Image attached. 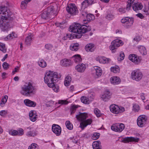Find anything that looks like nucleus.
<instances>
[{"instance_id": "1", "label": "nucleus", "mask_w": 149, "mask_h": 149, "mask_svg": "<svg viewBox=\"0 0 149 149\" xmlns=\"http://www.w3.org/2000/svg\"><path fill=\"white\" fill-rule=\"evenodd\" d=\"M70 31L76 33L74 34L73 36L77 38L81 37L82 33H86L90 31L91 30L90 26H87L85 25H81L79 24H75L69 27Z\"/></svg>"}, {"instance_id": "2", "label": "nucleus", "mask_w": 149, "mask_h": 149, "mask_svg": "<svg viewBox=\"0 0 149 149\" xmlns=\"http://www.w3.org/2000/svg\"><path fill=\"white\" fill-rule=\"evenodd\" d=\"M61 77V75L58 74L56 72L49 71L46 72L45 77H44V80L45 83H47L48 87H50L54 81H56L54 78H60Z\"/></svg>"}, {"instance_id": "3", "label": "nucleus", "mask_w": 149, "mask_h": 149, "mask_svg": "<svg viewBox=\"0 0 149 149\" xmlns=\"http://www.w3.org/2000/svg\"><path fill=\"white\" fill-rule=\"evenodd\" d=\"M21 89L20 93L24 96H29L31 94H34L35 93V88L30 82L25 83L22 86Z\"/></svg>"}, {"instance_id": "4", "label": "nucleus", "mask_w": 149, "mask_h": 149, "mask_svg": "<svg viewBox=\"0 0 149 149\" xmlns=\"http://www.w3.org/2000/svg\"><path fill=\"white\" fill-rule=\"evenodd\" d=\"M13 20L3 17L0 18V28L1 31L7 33L10 30V23Z\"/></svg>"}, {"instance_id": "5", "label": "nucleus", "mask_w": 149, "mask_h": 149, "mask_svg": "<svg viewBox=\"0 0 149 149\" xmlns=\"http://www.w3.org/2000/svg\"><path fill=\"white\" fill-rule=\"evenodd\" d=\"M2 14L1 17L3 18H8L13 19V15L11 14L9 10H8L7 8L5 6H0V15Z\"/></svg>"}, {"instance_id": "6", "label": "nucleus", "mask_w": 149, "mask_h": 149, "mask_svg": "<svg viewBox=\"0 0 149 149\" xmlns=\"http://www.w3.org/2000/svg\"><path fill=\"white\" fill-rule=\"evenodd\" d=\"M110 111L113 113L116 114L123 113L125 111V108L122 107H119L118 105L113 104L110 106Z\"/></svg>"}, {"instance_id": "7", "label": "nucleus", "mask_w": 149, "mask_h": 149, "mask_svg": "<svg viewBox=\"0 0 149 149\" xmlns=\"http://www.w3.org/2000/svg\"><path fill=\"white\" fill-rule=\"evenodd\" d=\"M121 22L123 24L124 26L127 28H128L132 25L134 22V19L133 18L126 17L123 18Z\"/></svg>"}, {"instance_id": "8", "label": "nucleus", "mask_w": 149, "mask_h": 149, "mask_svg": "<svg viewBox=\"0 0 149 149\" xmlns=\"http://www.w3.org/2000/svg\"><path fill=\"white\" fill-rule=\"evenodd\" d=\"M143 76L142 73L138 70H134L131 73V78L136 81H140Z\"/></svg>"}, {"instance_id": "9", "label": "nucleus", "mask_w": 149, "mask_h": 149, "mask_svg": "<svg viewBox=\"0 0 149 149\" xmlns=\"http://www.w3.org/2000/svg\"><path fill=\"white\" fill-rule=\"evenodd\" d=\"M66 9L69 13L72 15H75L78 13L77 8L75 4L73 3L69 4L67 7Z\"/></svg>"}, {"instance_id": "10", "label": "nucleus", "mask_w": 149, "mask_h": 149, "mask_svg": "<svg viewBox=\"0 0 149 149\" xmlns=\"http://www.w3.org/2000/svg\"><path fill=\"white\" fill-rule=\"evenodd\" d=\"M111 46L109 48L112 52H114V50L116 48V47H118L122 46L123 44L122 41L120 40L116 39L112 41L111 43Z\"/></svg>"}, {"instance_id": "11", "label": "nucleus", "mask_w": 149, "mask_h": 149, "mask_svg": "<svg viewBox=\"0 0 149 149\" xmlns=\"http://www.w3.org/2000/svg\"><path fill=\"white\" fill-rule=\"evenodd\" d=\"M112 130L118 132H121L125 128V126L123 123H117L113 125L111 127Z\"/></svg>"}, {"instance_id": "12", "label": "nucleus", "mask_w": 149, "mask_h": 149, "mask_svg": "<svg viewBox=\"0 0 149 149\" xmlns=\"http://www.w3.org/2000/svg\"><path fill=\"white\" fill-rule=\"evenodd\" d=\"M146 120L145 116L143 115L139 116L137 120L138 125L140 127H142L146 123Z\"/></svg>"}, {"instance_id": "13", "label": "nucleus", "mask_w": 149, "mask_h": 149, "mask_svg": "<svg viewBox=\"0 0 149 149\" xmlns=\"http://www.w3.org/2000/svg\"><path fill=\"white\" fill-rule=\"evenodd\" d=\"M52 130L57 136H59L61 133V127L57 125L54 124L52 126Z\"/></svg>"}, {"instance_id": "14", "label": "nucleus", "mask_w": 149, "mask_h": 149, "mask_svg": "<svg viewBox=\"0 0 149 149\" xmlns=\"http://www.w3.org/2000/svg\"><path fill=\"white\" fill-rule=\"evenodd\" d=\"M77 119L79 121L83 122L88 117V114L86 113H79L78 115L76 116Z\"/></svg>"}, {"instance_id": "15", "label": "nucleus", "mask_w": 149, "mask_h": 149, "mask_svg": "<svg viewBox=\"0 0 149 149\" xmlns=\"http://www.w3.org/2000/svg\"><path fill=\"white\" fill-rule=\"evenodd\" d=\"M139 140V139L137 137H127L123 138L121 141V142L124 143H127L130 142H138Z\"/></svg>"}, {"instance_id": "16", "label": "nucleus", "mask_w": 149, "mask_h": 149, "mask_svg": "<svg viewBox=\"0 0 149 149\" xmlns=\"http://www.w3.org/2000/svg\"><path fill=\"white\" fill-rule=\"evenodd\" d=\"M92 121V120L91 119L85 120L84 121L80 123V127L81 128L82 130H83L87 125H91Z\"/></svg>"}, {"instance_id": "17", "label": "nucleus", "mask_w": 149, "mask_h": 149, "mask_svg": "<svg viewBox=\"0 0 149 149\" xmlns=\"http://www.w3.org/2000/svg\"><path fill=\"white\" fill-rule=\"evenodd\" d=\"M129 59L135 64H138L141 62V60L134 54H131L129 56Z\"/></svg>"}, {"instance_id": "18", "label": "nucleus", "mask_w": 149, "mask_h": 149, "mask_svg": "<svg viewBox=\"0 0 149 149\" xmlns=\"http://www.w3.org/2000/svg\"><path fill=\"white\" fill-rule=\"evenodd\" d=\"M111 94L108 90L106 91L104 94L102 95L101 98L105 102L108 101L111 98Z\"/></svg>"}, {"instance_id": "19", "label": "nucleus", "mask_w": 149, "mask_h": 149, "mask_svg": "<svg viewBox=\"0 0 149 149\" xmlns=\"http://www.w3.org/2000/svg\"><path fill=\"white\" fill-rule=\"evenodd\" d=\"M86 69V66L83 63L79 64L75 67V69L78 72L81 73L83 72Z\"/></svg>"}, {"instance_id": "20", "label": "nucleus", "mask_w": 149, "mask_h": 149, "mask_svg": "<svg viewBox=\"0 0 149 149\" xmlns=\"http://www.w3.org/2000/svg\"><path fill=\"white\" fill-rule=\"evenodd\" d=\"M60 62L61 65L63 66L68 67L72 64L70 60L66 58L61 60Z\"/></svg>"}, {"instance_id": "21", "label": "nucleus", "mask_w": 149, "mask_h": 149, "mask_svg": "<svg viewBox=\"0 0 149 149\" xmlns=\"http://www.w3.org/2000/svg\"><path fill=\"white\" fill-rule=\"evenodd\" d=\"M110 81L112 84L114 85L118 84L121 82L120 78L116 76H114L111 77L110 78Z\"/></svg>"}, {"instance_id": "22", "label": "nucleus", "mask_w": 149, "mask_h": 149, "mask_svg": "<svg viewBox=\"0 0 149 149\" xmlns=\"http://www.w3.org/2000/svg\"><path fill=\"white\" fill-rule=\"evenodd\" d=\"M93 100V98H91L90 97L87 98L84 96H82L81 97V102L84 104H88L90 103Z\"/></svg>"}, {"instance_id": "23", "label": "nucleus", "mask_w": 149, "mask_h": 149, "mask_svg": "<svg viewBox=\"0 0 149 149\" xmlns=\"http://www.w3.org/2000/svg\"><path fill=\"white\" fill-rule=\"evenodd\" d=\"M29 118L31 120L32 122L35 121L37 118V115L36 114V112L33 110L31 111L29 114Z\"/></svg>"}, {"instance_id": "24", "label": "nucleus", "mask_w": 149, "mask_h": 149, "mask_svg": "<svg viewBox=\"0 0 149 149\" xmlns=\"http://www.w3.org/2000/svg\"><path fill=\"white\" fill-rule=\"evenodd\" d=\"M33 35L31 33L28 34L25 39V43L27 45H30L33 39Z\"/></svg>"}, {"instance_id": "25", "label": "nucleus", "mask_w": 149, "mask_h": 149, "mask_svg": "<svg viewBox=\"0 0 149 149\" xmlns=\"http://www.w3.org/2000/svg\"><path fill=\"white\" fill-rule=\"evenodd\" d=\"M95 49L94 45L92 43H90L86 45L85 49L87 52H92L94 51Z\"/></svg>"}, {"instance_id": "26", "label": "nucleus", "mask_w": 149, "mask_h": 149, "mask_svg": "<svg viewBox=\"0 0 149 149\" xmlns=\"http://www.w3.org/2000/svg\"><path fill=\"white\" fill-rule=\"evenodd\" d=\"M143 7L142 5L140 3H134L132 5V8L136 12L137 11L141 10Z\"/></svg>"}, {"instance_id": "27", "label": "nucleus", "mask_w": 149, "mask_h": 149, "mask_svg": "<svg viewBox=\"0 0 149 149\" xmlns=\"http://www.w3.org/2000/svg\"><path fill=\"white\" fill-rule=\"evenodd\" d=\"M24 103L26 105L30 107H35L36 105L35 102L29 99L25 100Z\"/></svg>"}, {"instance_id": "28", "label": "nucleus", "mask_w": 149, "mask_h": 149, "mask_svg": "<svg viewBox=\"0 0 149 149\" xmlns=\"http://www.w3.org/2000/svg\"><path fill=\"white\" fill-rule=\"evenodd\" d=\"M97 61H98L100 63L105 64L108 63L109 59L104 57H100L97 58Z\"/></svg>"}, {"instance_id": "29", "label": "nucleus", "mask_w": 149, "mask_h": 149, "mask_svg": "<svg viewBox=\"0 0 149 149\" xmlns=\"http://www.w3.org/2000/svg\"><path fill=\"white\" fill-rule=\"evenodd\" d=\"M139 52L140 54L143 55L147 54V51L146 48L142 46H140L138 47Z\"/></svg>"}, {"instance_id": "30", "label": "nucleus", "mask_w": 149, "mask_h": 149, "mask_svg": "<svg viewBox=\"0 0 149 149\" xmlns=\"http://www.w3.org/2000/svg\"><path fill=\"white\" fill-rule=\"evenodd\" d=\"M72 58H74V62L76 63L80 62L82 61L81 56L79 54L75 55L73 56Z\"/></svg>"}, {"instance_id": "31", "label": "nucleus", "mask_w": 149, "mask_h": 149, "mask_svg": "<svg viewBox=\"0 0 149 149\" xmlns=\"http://www.w3.org/2000/svg\"><path fill=\"white\" fill-rule=\"evenodd\" d=\"M100 141H94L92 144L93 148V149H101L100 148Z\"/></svg>"}, {"instance_id": "32", "label": "nucleus", "mask_w": 149, "mask_h": 149, "mask_svg": "<svg viewBox=\"0 0 149 149\" xmlns=\"http://www.w3.org/2000/svg\"><path fill=\"white\" fill-rule=\"evenodd\" d=\"M71 81V77L67 76L66 77L64 81V84L65 86H68L69 85Z\"/></svg>"}, {"instance_id": "33", "label": "nucleus", "mask_w": 149, "mask_h": 149, "mask_svg": "<svg viewBox=\"0 0 149 149\" xmlns=\"http://www.w3.org/2000/svg\"><path fill=\"white\" fill-rule=\"evenodd\" d=\"M41 18L44 19H48L49 18H51V17L49 15V14L47 13V10H45L43 13L42 14L41 16Z\"/></svg>"}, {"instance_id": "34", "label": "nucleus", "mask_w": 149, "mask_h": 149, "mask_svg": "<svg viewBox=\"0 0 149 149\" xmlns=\"http://www.w3.org/2000/svg\"><path fill=\"white\" fill-rule=\"evenodd\" d=\"M92 4V3H90V2H88L87 0H86L84 1L82 3L81 8L82 9H84L87 8L89 5Z\"/></svg>"}, {"instance_id": "35", "label": "nucleus", "mask_w": 149, "mask_h": 149, "mask_svg": "<svg viewBox=\"0 0 149 149\" xmlns=\"http://www.w3.org/2000/svg\"><path fill=\"white\" fill-rule=\"evenodd\" d=\"M96 75L98 76H100L102 72V71L100 68L96 66L95 68Z\"/></svg>"}, {"instance_id": "36", "label": "nucleus", "mask_w": 149, "mask_h": 149, "mask_svg": "<svg viewBox=\"0 0 149 149\" xmlns=\"http://www.w3.org/2000/svg\"><path fill=\"white\" fill-rule=\"evenodd\" d=\"M79 45L77 43H76L71 45L70 47V50L72 51H76L78 49Z\"/></svg>"}, {"instance_id": "37", "label": "nucleus", "mask_w": 149, "mask_h": 149, "mask_svg": "<svg viewBox=\"0 0 149 149\" xmlns=\"http://www.w3.org/2000/svg\"><path fill=\"white\" fill-rule=\"evenodd\" d=\"M36 135V131L32 130L27 132L26 135L29 137H34Z\"/></svg>"}, {"instance_id": "38", "label": "nucleus", "mask_w": 149, "mask_h": 149, "mask_svg": "<svg viewBox=\"0 0 149 149\" xmlns=\"http://www.w3.org/2000/svg\"><path fill=\"white\" fill-rule=\"evenodd\" d=\"M54 7L53 6H52L49 7L48 8L47 10V13L49 14V15L50 16V15H53L54 14Z\"/></svg>"}, {"instance_id": "39", "label": "nucleus", "mask_w": 149, "mask_h": 149, "mask_svg": "<svg viewBox=\"0 0 149 149\" xmlns=\"http://www.w3.org/2000/svg\"><path fill=\"white\" fill-rule=\"evenodd\" d=\"M39 65L40 67L44 68L47 65V63L43 60H41L40 61L38 62Z\"/></svg>"}, {"instance_id": "40", "label": "nucleus", "mask_w": 149, "mask_h": 149, "mask_svg": "<svg viewBox=\"0 0 149 149\" xmlns=\"http://www.w3.org/2000/svg\"><path fill=\"white\" fill-rule=\"evenodd\" d=\"M0 50L4 53H6L7 51L5 44L1 42H0Z\"/></svg>"}, {"instance_id": "41", "label": "nucleus", "mask_w": 149, "mask_h": 149, "mask_svg": "<svg viewBox=\"0 0 149 149\" xmlns=\"http://www.w3.org/2000/svg\"><path fill=\"white\" fill-rule=\"evenodd\" d=\"M8 99V96L7 95H5L4 98L1 100L0 103V105L1 107L4 106V104L6 102Z\"/></svg>"}, {"instance_id": "42", "label": "nucleus", "mask_w": 149, "mask_h": 149, "mask_svg": "<svg viewBox=\"0 0 149 149\" xmlns=\"http://www.w3.org/2000/svg\"><path fill=\"white\" fill-rule=\"evenodd\" d=\"M65 125L67 128L69 130H72L73 128L72 124H71L69 120L65 122Z\"/></svg>"}, {"instance_id": "43", "label": "nucleus", "mask_w": 149, "mask_h": 149, "mask_svg": "<svg viewBox=\"0 0 149 149\" xmlns=\"http://www.w3.org/2000/svg\"><path fill=\"white\" fill-rule=\"evenodd\" d=\"M111 72H113L114 73L119 72L120 71L119 67L118 66L111 68Z\"/></svg>"}, {"instance_id": "44", "label": "nucleus", "mask_w": 149, "mask_h": 149, "mask_svg": "<svg viewBox=\"0 0 149 149\" xmlns=\"http://www.w3.org/2000/svg\"><path fill=\"white\" fill-rule=\"evenodd\" d=\"M55 82L53 83V84L49 87L52 88L53 90L55 92H57L59 91V86L57 85H55L54 84Z\"/></svg>"}, {"instance_id": "45", "label": "nucleus", "mask_w": 149, "mask_h": 149, "mask_svg": "<svg viewBox=\"0 0 149 149\" xmlns=\"http://www.w3.org/2000/svg\"><path fill=\"white\" fill-rule=\"evenodd\" d=\"M140 109L139 105L136 104H133L132 110L135 112H138Z\"/></svg>"}, {"instance_id": "46", "label": "nucleus", "mask_w": 149, "mask_h": 149, "mask_svg": "<svg viewBox=\"0 0 149 149\" xmlns=\"http://www.w3.org/2000/svg\"><path fill=\"white\" fill-rule=\"evenodd\" d=\"M9 134L12 136H15L18 135V131L14 130L13 131L10 130L9 131Z\"/></svg>"}, {"instance_id": "47", "label": "nucleus", "mask_w": 149, "mask_h": 149, "mask_svg": "<svg viewBox=\"0 0 149 149\" xmlns=\"http://www.w3.org/2000/svg\"><path fill=\"white\" fill-rule=\"evenodd\" d=\"M100 135V134L99 133L95 132L93 134L92 139L93 140H96L99 137Z\"/></svg>"}, {"instance_id": "48", "label": "nucleus", "mask_w": 149, "mask_h": 149, "mask_svg": "<svg viewBox=\"0 0 149 149\" xmlns=\"http://www.w3.org/2000/svg\"><path fill=\"white\" fill-rule=\"evenodd\" d=\"M125 55L123 52H120L119 55V57L118 58V61H121L123 60L124 58Z\"/></svg>"}, {"instance_id": "49", "label": "nucleus", "mask_w": 149, "mask_h": 149, "mask_svg": "<svg viewBox=\"0 0 149 149\" xmlns=\"http://www.w3.org/2000/svg\"><path fill=\"white\" fill-rule=\"evenodd\" d=\"M95 114L97 117H100L101 116V113L100 111L97 108H95L94 111Z\"/></svg>"}, {"instance_id": "50", "label": "nucleus", "mask_w": 149, "mask_h": 149, "mask_svg": "<svg viewBox=\"0 0 149 149\" xmlns=\"http://www.w3.org/2000/svg\"><path fill=\"white\" fill-rule=\"evenodd\" d=\"M28 149H38V146L36 144L32 143L29 146Z\"/></svg>"}, {"instance_id": "51", "label": "nucleus", "mask_w": 149, "mask_h": 149, "mask_svg": "<svg viewBox=\"0 0 149 149\" xmlns=\"http://www.w3.org/2000/svg\"><path fill=\"white\" fill-rule=\"evenodd\" d=\"M16 35L15 33H11L6 38L7 39H11L13 38H15L16 37Z\"/></svg>"}, {"instance_id": "52", "label": "nucleus", "mask_w": 149, "mask_h": 149, "mask_svg": "<svg viewBox=\"0 0 149 149\" xmlns=\"http://www.w3.org/2000/svg\"><path fill=\"white\" fill-rule=\"evenodd\" d=\"M86 18L88 20L91 21L94 19L95 16L93 15L88 14L86 15Z\"/></svg>"}, {"instance_id": "53", "label": "nucleus", "mask_w": 149, "mask_h": 149, "mask_svg": "<svg viewBox=\"0 0 149 149\" xmlns=\"http://www.w3.org/2000/svg\"><path fill=\"white\" fill-rule=\"evenodd\" d=\"M66 36H64L63 38V39L64 40H66L68 38H69V39H72L74 38L73 36H72L71 34H67Z\"/></svg>"}, {"instance_id": "54", "label": "nucleus", "mask_w": 149, "mask_h": 149, "mask_svg": "<svg viewBox=\"0 0 149 149\" xmlns=\"http://www.w3.org/2000/svg\"><path fill=\"white\" fill-rule=\"evenodd\" d=\"M77 108V107L76 105H73L71 107L70 109L71 114H73L74 113Z\"/></svg>"}, {"instance_id": "55", "label": "nucleus", "mask_w": 149, "mask_h": 149, "mask_svg": "<svg viewBox=\"0 0 149 149\" xmlns=\"http://www.w3.org/2000/svg\"><path fill=\"white\" fill-rule=\"evenodd\" d=\"M26 3L27 2H25L24 1H22L21 2V7L22 9H25L26 8L27 4H28V3Z\"/></svg>"}, {"instance_id": "56", "label": "nucleus", "mask_w": 149, "mask_h": 149, "mask_svg": "<svg viewBox=\"0 0 149 149\" xmlns=\"http://www.w3.org/2000/svg\"><path fill=\"white\" fill-rule=\"evenodd\" d=\"M17 131H18V136H22L24 134V130L22 128H20Z\"/></svg>"}, {"instance_id": "57", "label": "nucleus", "mask_w": 149, "mask_h": 149, "mask_svg": "<svg viewBox=\"0 0 149 149\" xmlns=\"http://www.w3.org/2000/svg\"><path fill=\"white\" fill-rule=\"evenodd\" d=\"M106 18L107 19L109 20H111L114 18V16L111 14H109L107 15Z\"/></svg>"}, {"instance_id": "58", "label": "nucleus", "mask_w": 149, "mask_h": 149, "mask_svg": "<svg viewBox=\"0 0 149 149\" xmlns=\"http://www.w3.org/2000/svg\"><path fill=\"white\" fill-rule=\"evenodd\" d=\"M45 48L48 50L51 49L53 47V46L50 44H46L45 46Z\"/></svg>"}, {"instance_id": "59", "label": "nucleus", "mask_w": 149, "mask_h": 149, "mask_svg": "<svg viewBox=\"0 0 149 149\" xmlns=\"http://www.w3.org/2000/svg\"><path fill=\"white\" fill-rule=\"evenodd\" d=\"M7 114V111L5 110H2L0 112V115L1 116H4Z\"/></svg>"}, {"instance_id": "60", "label": "nucleus", "mask_w": 149, "mask_h": 149, "mask_svg": "<svg viewBox=\"0 0 149 149\" xmlns=\"http://www.w3.org/2000/svg\"><path fill=\"white\" fill-rule=\"evenodd\" d=\"M2 66L4 69H7L9 68V65L6 62H4Z\"/></svg>"}, {"instance_id": "61", "label": "nucleus", "mask_w": 149, "mask_h": 149, "mask_svg": "<svg viewBox=\"0 0 149 149\" xmlns=\"http://www.w3.org/2000/svg\"><path fill=\"white\" fill-rule=\"evenodd\" d=\"M141 40V38L139 36H137L135 37L133 39V40L136 41V42H138L140 40Z\"/></svg>"}, {"instance_id": "62", "label": "nucleus", "mask_w": 149, "mask_h": 149, "mask_svg": "<svg viewBox=\"0 0 149 149\" xmlns=\"http://www.w3.org/2000/svg\"><path fill=\"white\" fill-rule=\"evenodd\" d=\"M136 16L137 17L140 18L141 19H143L144 17L143 15L142 14L140 13H139L137 14L136 15Z\"/></svg>"}, {"instance_id": "63", "label": "nucleus", "mask_w": 149, "mask_h": 149, "mask_svg": "<svg viewBox=\"0 0 149 149\" xmlns=\"http://www.w3.org/2000/svg\"><path fill=\"white\" fill-rule=\"evenodd\" d=\"M66 101L65 100H59L58 102V104H67V103H66L65 102Z\"/></svg>"}, {"instance_id": "64", "label": "nucleus", "mask_w": 149, "mask_h": 149, "mask_svg": "<svg viewBox=\"0 0 149 149\" xmlns=\"http://www.w3.org/2000/svg\"><path fill=\"white\" fill-rule=\"evenodd\" d=\"M125 8L123 9V8H120L118 9V11L120 13H124L125 12Z\"/></svg>"}]
</instances>
